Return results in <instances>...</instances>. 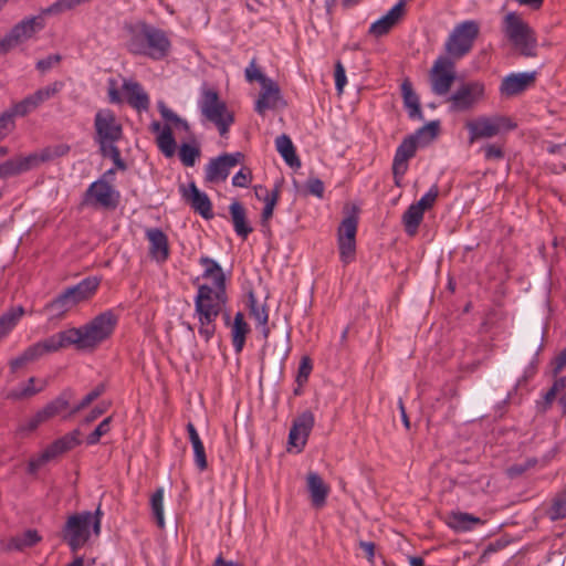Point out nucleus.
Here are the masks:
<instances>
[{"label":"nucleus","mask_w":566,"mask_h":566,"mask_svg":"<svg viewBox=\"0 0 566 566\" xmlns=\"http://www.w3.org/2000/svg\"><path fill=\"white\" fill-rule=\"evenodd\" d=\"M117 324L118 315L108 310L99 313L80 327H71L55 333V335L61 343V349L75 346L78 350L93 352L111 338Z\"/></svg>","instance_id":"nucleus-1"},{"label":"nucleus","mask_w":566,"mask_h":566,"mask_svg":"<svg viewBox=\"0 0 566 566\" xmlns=\"http://www.w3.org/2000/svg\"><path fill=\"white\" fill-rule=\"evenodd\" d=\"M122 138L123 126L115 113L109 108L97 111L94 117V142L98 145L99 154L111 158L117 169L126 170L127 165L116 145Z\"/></svg>","instance_id":"nucleus-2"},{"label":"nucleus","mask_w":566,"mask_h":566,"mask_svg":"<svg viewBox=\"0 0 566 566\" xmlns=\"http://www.w3.org/2000/svg\"><path fill=\"white\" fill-rule=\"evenodd\" d=\"M128 33L126 46L132 54L144 55L156 61L168 56L171 42L166 31L146 22H138L128 28Z\"/></svg>","instance_id":"nucleus-3"},{"label":"nucleus","mask_w":566,"mask_h":566,"mask_svg":"<svg viewBox=\"0 0 566 566\" xmlns=\"http://www.w3.org/2000/svg\"><path fill=\"white\" fill-rule=\"evenodd\" d=\"M227 302L226 295L214 293L213 287L200 285L195 300V311L200 327L199 334L208 342L216 332V319Z\"/></svg>","instance_id":"nucleus-4"},{"label":"nucleus","mask_w":566,"mask_h":566,"mask_svg":"<svg viewBox=\"0 0 566 566\" xmlns=\"http://www.w3.org/2000/svg\"><path fill=\"white\" fill-rule=\"evenodd\" d=\"M503 32L523 56L534 57L537 55L536 33L516 12H509L504 17Z\"/></svg>","instance_id":"nucleus-5"},{"label":"nucleus","mask_w":566,"mask_h":566,"mask_svg":"<svg viewBox=\"0 0 566 566\" xmlns=\"http://www.w3.org/2000/svg\"><path fill=\"white\" fill-rule=\"evenodd\" d=\"M440 124L438 120H432L424 126L420 127L413 135H409L397 147L392 161V175L395 184L400 186V179L408 170V161L415 157L418 146V139L424 134H429L430 138H434L439 133Z\"/></svg>","instance_id":"nucleus-6"},{"label":"nucleus","mask_w":566,"mask_h":566,"mask_svg":"<svg viewBox=\"0 0 566 566\" xmlns=\"http://www.w3.org/2000/svg\"><path fill=\"white\" fill-rule=\"evenodd\" d=\"M480 34V24L474 20L463 21L454 27L449 34L444 49L453 59H461L473 48Z\"/></svg>","instance_id":"nucleus-7"},{"label":"nucleus","mask_w":566,"mask_h":566,"mask_svg":"<svg viewBox=\"0 0 566 566\" xmlns=\"http://www.w3.org/2000/svg\"><path fill=\"white\" fill-rule=\"evenodd\" d=\"M199 106L201 114L218 127L221 136H224L234 118L227 111V105L220 99L218 92L211 88L203 90Z\"/></svg>","instance_id":"nucleus-8"},{"label":"nucleus","mask_w":566,"mask_h":566,"mask_svg":"<svg viewBox=\"0 0 566 566\" xmlns=\"http://www.w3.org/2000/svg\"><path fill=\"white\" fill-rule=\"evenodd\" d=\"M469 130V142L474 143L482 138H492L502 132H509L516 127V124L511 118L501 115L494 116H480L465 124Z\"/></svg>","instance_id":"nucleus-9"},{"label":"nucleus","mask_w":566,"mask_h":566,"mask_svg":"<svg viewBox=\"0 0 566 566\" xmlns=\"http://www.w3.org/2000/svg\"><path fill=\"white\" fill-rule=\"evenodd\" d=\"M91 512L84 511L70 515L61 531L62 539L70 546L72 552L83 547L91 537L90 524Z\"/></svg>","instance_id":"nucleus-10"},{"label":"nucleus","mask_w":566,"mask_h":566,"mask_svg":"<svg viewBox=\"0 0 566 566\" xmlns=\"http://www.w3.org/2000/svg\"><path fill=\"white\" fill-rule=\"evenodd\" d=\"M485 95V86L480 81H469L462 83L451 95L447 103L449 109L453 113L469 112L479 104Z\"/></svg>","instance_id":"nucleus-11"},{"label":"nucleus","mask_w":566,"mask_h":566,"mask_svg":"<svg viewBox=\"0 0 566 566\" xmlns=\"http://www.w3.org/2000/svg\"><path fill=\"white\" fill-rule=\"evenodd\" d=\"M358 209L352 208V212L340 222L337 231L339 256L344 264L350 263L356 253V233L358 226Z\"/></svg>","instance_id":"nucleus-12"},{"label":"nucleus","mask_w":566,"mask_h":566,"mask_svg":"<svg viewBox=\"0 0 566 566\" xmlns=\"http://www.w3.org/2000/svg\"><path fill=\"white\" fill-rule=\"evenodd\" d=\"M81 431L75 429L53 441L45 450L29 461L28 472L33 474L49 461L74 449L81 443Z\"/></svg>","instance_id":"nucleus-13"},{"label":"nucleus","mask_w":566,"mask_h":566,"mask_svg":"<svg viewBox=\"0 0 566 566\" xmlns=\"http://www.w3.org/2000/svg\"><path fill=\"white\" fill-rule=\"evenodd\" d=\"M43 29L40 17L25 18L17 23L10 32L0 40V55L7 54L13 48L32 38L36 31Z\"/></svg>","instance_id":"nucleus-14"},{"label":"nucleus","mask_w":566,"mask_h":566,"mask_svg":"<svg viewBox=\"0 0 566 566\" xmlns=\"http://www.w3.org/2000/svg\"><path fill=\"white\" fill-rule=\"evenodd\" d=\"M61 350V343L55 334L48 338L32 344L21 355L10 360L9 366L12 373H17L30 363L36 361L42 356Z\"/></svg>","instance_id":"nucleus-15"},{"label":"nucleus","mask_w":566,"mask_h":566,"mask_svg":"<svg viewBox=\"0 0 566 566\" xmlns=\"http://www.w3.org/2000/svg\"><path fill=\"white\" fill-rule=\"evenodd\" d=\"M455 80L454 62L446 56L438 57L430 71L431 91L439 96L450 92Z\"/></svg>","instance_id":"nucleus-16"},{"label":"nucleus","mask_w":566,"mask_h":566,"mask_svg":"<svg viewBox=\"0 0 566 566\" xmlns=\"http://www.w3.org/2000/svg\"><path fill=\"white\" fill-rule=\"evenodd\" d=\"M244 158L240 151L224 153L216 158H211L205 168V181L208 184H218L226 181L233 167L239 165Z\"/></svg>","instance_id":"nucleus-17"},{"label":"nucleus","mask_w":566,"mask_h":566,"mask_svg":"<svg viewBox=\"0 0 566 566\" xmlns=\"http://www.w3.org/2000/svg\"><path fill=\"white\" fill-rule=\"evenodd\" d=\"M314 415L306 410L297 416L289 433V443L301 451L306 444L307 438L314 426Z\"/></svg>","instance_id":"nucleus-18"},{"label":"nucleus","mask_w":566,"mask_h":566,"mask_svg":"<svg viewBox=\"0 0 566 566\" xmlns=\"http://www.w3.org/2000/svg\"><path fill=\"white\" fill-rule=\"evenodd\" d=\"M86 197L93 198L95 205L106 209H114L118 205L119 195L106 180L99 179L88 187Z\"/></svg>","instance_id":"nucleus-19"},{"label":"nucleus","mask_w":566,"mask_h":566,"mask_svg":"<svg viewBox=\"0 0 566 566\" xmlns=\"http://www.w3.org/2000/svg\"><path fill=\"white\" fill-rule=\"evenodd\" d=\"M182 198L190 205L195 212L209 220L213 217L212 205L207 193L201 192L195 182H190L188 188L181 186Z\"/></svg>","instance_id":"nucleus-20"},{"label":"nucleus","mask_w":566,"mask_h":566,"mask_svg":"<svg viewBox=\"0 0 566 566\" xmlns=\"http://www.w3.org/2000/svg\"><path fill=\"white\" fill-rule=\"evenodd\" d=\"M406 0H399L384 17L375 21L370 28L369 33L376 38L387 34L402 18L405 13Z\"/></svg>","instance_id":"nucleus-21"},{"label":"nucleus","mask_w":566,"mask_h":566,"mask_svg":"<svg viewBox=\"0 0 566 566\" xmlns=\"http://www.w3.org/2000/svg\"><path fill=\"white\" fill-rule=\"evenodd\" d=\"M535 82V72L513 73L503 78L500 92L504 96H515Z\"/></svg>","instance_id":"nucleus-22"},{"label":"nucleus","mask_w":566,"mask_h":566,"mask_svg":"<svg viewBox=\"0 0 566 566\" xmlns=\"http://www.w3.org/2000/svg\"><path fill=\"white\" fill-rule=\"evenodd\" d=\"M146 238L149 241V254L158 262H165L169 256L168 238L158 228L146 230Z\"/></svg>","instance_id":"nucleus-23"},{"label":"nucleus","mask_w":566,"mask_h":566,"mask_svg":"<svg viewBox=\"0 0 566 566\" xmlns=\"http://www.w3.org/2000/svg\"><path fill=\"white\" fill-rule=\"evenodd\" d=\"M101 280L97 276H88L76 285L65 289L74 305L88 301L97 291Z\"/></svg>","instance_id":"nucleus-24"},{"label":"nucleus","mask_w":566,"mask_h":566,"mask_svg":"<svg viewBox=\"0 0 566 566\" xmlns=\"http://www.w3.org/2000/svg\"><path fill=\"white\" fill-rule=\"evenodd\" d=\"M306 484L312 505L316 509L324 506L329 493V486L323 481L318 473L312 471L307 473Z\"/></svg>","instance_id":"nucleus-25"},{"label":"nucleus","mask_w":566,"mask_h":566,"mask_svg":"<svg viewBox=\"0 0 566 566\" xmlns=\"http://www.w3.org/2000/svg\"><path fill=\"white\" fill-rule=\"evenodd\" d=\"M261 86L262 91L255 103V111L263 115L266 109L276 107L281 98V92L279 85L272 80Z\"/></svg>","instance_id":"nucleus-26"},{"label":"nucleus","mask_w":566,"mask_h":566,"mask_svg":"<svg viewBox=\"0 0 566 566\" xmlns=\"http://www.w3.org/2000/svg\"><path fill=\"white\" fill-rule=\"evenodd\" d=\"M34 157L17 156L0 164V178L6 179L9 177L18 176L33 169Z\"/></svg>","instance_id":"nucleus-27"},{"label":"nucleus","mask_w":566,"mask_h":566,"mask_svg":"<svg viewBox=\"0 0 566 566\" xmlns=\"http://www.w3.org/2000/svg\"><path fill=\"white\" fill-rule=\"evenodd\" d=\"M123 90L127 95V103L137 111L149 108V96L138 82L124 81Z\"/></svg>","instance_id":"nucleus-28"},{"label":"nucleus","mask_w":566,"mask_h":566,"mask_svg":"<svg viewBox=\"0 0 566 566\" xmlns=\"http://www.w3.org/2000/svg\"><path fill=\"white\" fill-rule=\"evenodd\" d=\"M200 263L205 266L203 276L212 280L214 293L226 295V276L219 263L208 256L201 258Z\"/></svg>","instance_id":"nucleus-29"},{"label":"nucleus","mask_w":566,"mask_h":566,"mask_svg":"<svg viewBox=\"0 0 566 566\" xmlns=\"http://www.w3.org/2000/svg\"><path fill=\"white\" fill-rule=\"evenodd\" d=\"M401 94L403 98V105L408 111V115L411 119H423L420 102L418 95L412 88V84L406 80L401 84Z\"/></svg>","instance_id":"nucleus-30"},{"label":"nucleus","mask_w":566,"mask_h":566,"mask_svg":"<svg viewBox=\"0 0 566 566\" xmlns=\"http://www.w3.org/2000/svg\"><path fill=\"white\" fill-rule=\"evenodd\" d=\"M229 210L235 233L242 239H247L253 229L247 221L245 209L240 202L234 201L230 205Z\"/></svg>","instance_id":"nucleus-31"},{"label":"nucleus","mask_w":566,"mask_h":566,"mask_svg":"<svg viewBox=\"0 0 566 566\" xmlns=\"http://www.w3.org/2000/svg\"><path fill=\"white\" fill-rule=\"evenodd\" d=\"M70 146L66 144H57L48 146L38 153L30 154V157H34L33 167H38L40 164L55 160L70 153Z\"/></svg>","instance_id":"nucleus-32"},{"label":"nucleus","mask_w":566,"mask_h":566,"mask_svg":"<svg viewBox=\"0 0 566 566\" xmlns=\"http://www.w3.org/2000/svg\"><path fill=\"white\" fill-rule=\"evenodd\" d=\"M447 524L457 532H467L471 531L474 524H483V521L469 513L453 512L448 516Z\"/></svg>","instance_id":"nucleus-33"},{"label":"nucleus","mask_w":566,"mask_h":566,"mask_svg":"<svg viewBox=\"0 0 566 566\" xmlns=\"http://www.w3.org/2000/svg\"><path fill=\"white\" fill-rule=\"evenodd\" d=\"M276 150L283 157L285 163L292 168L301 167V160L295 153V147L291 138L283 134L275 139Z\"/></svg>","instance_id":"nucleus-34"},{"label":"nucleus","mask_w":566,"mask_h":566,"mask_svg":"<svg viewBox=\"0 0 566 566\" xmlns=\"http://www.w3.org/2000/svg\"><path fill=\"white\" fill-rule=\"evenodd\" d=\"M187 431L189 434V440L193 448L196 465L200 471H205L208 468V462H207L203 443H202L193 423L188 422Z\"/></svg>","instance_id":"nucleus-35"},{"label":"nucleus","mask_w":566,"mask_h":566,"mask_svg":"<svg viewBox=\"0 0 566 566\" xmlns=\"http://www.w3.org/2000/svg\"><path fill=\"white\" fill-rule=\"evenodd\" d=\"M248 303L250 308V316L255 319L259 325L263 326V336H269L270 329L266 327L269 314L264 304H259L253 292L249 293Z\"/></svg>","instance_id":"nucleus-36"},{"label":"nucleus","mask_w":566,"mask_h":566,"mask_svg":"<svg viewBox=\"0 0 566 566\" xmlns=\"http://www.w3.org/2000/svg\"><path fill=\"white\" fill-rule=\"evenodd\" d=\"M74 306V302H72L71 297L64 290L44 306V311L54 317H60Z\"/></svg>","instance_id":"nucleus-37"},{"label":"nucleus","mask_w":566,"mask_h":566,"mask_svg":"<svg viewBox=\"0 0 566 566\" xmlns=\"http://www.w3.org/2000/svg\"><path fill=\"white\" fill-rule=\"evenodd\" d=\"M249 332V325L244 321V315L238 312L234 316L232 326V344L237 353H240L245 343V336Z\"/></svg>","instance_id":"nucleus-38"},{"label":"nucleus","mask_w":566,"mask_h":566,"mask_svg":"<svg viewBox=\"0 0 566 566\" xmlns=\"http://www.w3.org/2000/svg\"><path fill=\"white\" fill-rule=\"evenodd\" d=\"M424 211L417 207L415 203L409 206L402 216V223L407 234L415 235L423 219Z\"/></svg>","instance_id":"nucleus-39"},{"label":"nucleus","mask_w":566,"mask_h":566,"mask_svg":"<svg viewBox=\"0 0 566 566\" xmlns=\"http://www.w3.org/2000/svg\"><path fill=\"white\" fill-rule=\"evenodd\" d=\"M72 398V391L65 390L63 391L59 397H56L54 400L49 402L45 407L41 409V412L43 413L44 418L46 420L53 418L54 416L61 413L63 410H65L70 405V399Z\"/></svg>","instance_id":"nucleus-40"},{"label":"nucleus","mask_w":566,"mask_h":566,"mask_svg":"<svg viewBox=\"0 0 566 566\" xmlns=\"http://www.w3.org/2000/svg\"><path fill=\"white\" fill-rule=\"evenodd\" d=\"M156 143L159 150L167 158H171L175 155L177 144L174 138L171 127L169 125H165L163 127L161 132L157 135Z\"/></svg>","instance_id":"nucleus-41"},{"label":"nucleus","mask_w":566,"mask_h":566,"mask_svg":"<svg viewBox=\"0 0 566 566\" xmlns=\"http://www.w3.org/2000/svg\"><path fill=\"white\" fill-rule=\"evenodd\" d=\"M41 541V536L35 530H28L24 533L12 537L8 547L10 549L23 551L31 547Z\"/></svg>","instance_id":"nucleus-42"},{"label":"nucleus","mask_w":566,"mask_h":566,"mask_svg":"<svg viewBox=\"0 0 566 566\" xmlns=\"http://www.w3.org/2000/svg\"><path fill=\"white\" fill-rule=\"evenodd\" d=\"M259 189L264 190L263 187H260ZM265 192H266L265 197L263 198L265 206H264L262 214H261V224L263 227L268 226L269 220L273 216L274 207L276 206L279 198H280V186L275 185V187L273 188V190L271 192H269L265 189Z\"/></svg>","instance_id":"nucleus-43"},{"label":"nucleus","mask_w":566,"mask_h":566,"mask_svg":"<svg viewBox=\"0 0 566 566\" xmlns=\"http://www.w3.org/2000/svg\"><path fill=\"white\" fill-rule=\"evenodd\" d=\"M24 314L22 306L9 310L0 317V338L9 334Z\"/></svg>","instance_id":"nucleus-44"},{"label":"nucleus","mask_w":566,"mask_h":566,"mask_svg":"<svg viewBox=\"0 0 566 566\" xmlns=\"http://www.w3.org/2000/svg\"><path fill=\"white\" fill-rule=\"evenodd\" d=\"M150 509L156 524L159 528L165 527L164 517V489L158 488L150 497Z\"/></svg>","instance_id":"nucleus-45"},{"label":"nucleus","mask_w":566,"mask_h":566,"mask_svg":"<svg viewBox=\"0 0 566 566\" xmlns=\"http://www.w3.org/2000/svg\"><path fill=\"white\" fill-rule=\"evenodd\" d=\"M35 381H36V379L34 377H30L28 379V382L24 386L12 390L10 392L9 397L12 399L22 400V399L30 398V397L41 392L45 388L46 381L45 380L42 381V385L38 388L34 387Z\"/></svg>","instance_id":"nucleus-46"},{"label":"nucleus","mask_w":566,"mask_h":566,"mask_svg":"<svg viewBox=\"0 0 566 566\" xmlns=\"http://www.w3.org/2000/svg\"><path fill=\"white\" fill-rule=\"evenodd\" d=\"M63 87H64L63 82L55 81L45 87L39 88L31 95L33 96V99L35 101V103L39 107L45 101L54 97Z\"/></svg>","instance_id":"nucleus-47"},{"label":"nucleus","mask_w":566,"mask_h":566,"mask_svg":"<svg viewBox=\"0 0 566 566\" xmlns=\"http://www.w3.org/2000/svg\"><path fill=\"white\" fill-rule=\"evenodd\" d=\"M200 148L196 145L182 144L179 148V159L186 167H192L200 157Z\"/></svg>","instance_id":"nucleus-48"},{"label":"nucleus","mask_w":566,"mask_h":566,"mask_svg":"<svg viewBox=\"0 0 566 566\" xmlns=\"http://www.w3.org/2000/svg\"><path fill=\"white\" fill-rule=\"evenodd\" d=\"M38 108V105L35 101L33 99L32 95H28L19 103L14 104L13 108L9 111L10 113H13L14 116H25L29 113L33 112Z\"/></svg>","instance_id":"nucleus-49"},{"label":"nucleus","mask_w":566,"mask_h":566,"mask_svg":"<svg viewBox=\"0 0 566 566\" xmlns=\"http://www.w3.org/2000/svg\"><path fill=\"white\" fill-rule=\"evenodd\" d=\"M112 417L105 418L92 433H90L86 438V443L88 446H94L99 442L101 438L105 436L111 429Z\"/></svg>","instance_id":"nucleus-50"},{"label":"nucleus","mask_w":566,"mask_h":566,"mask_svg":"<svg viewBox=\"0 0 566 566\" xmlns=\"http://www.w3.org/2000/svg\"><path fill=\"white\" fill-rule=\"evenodd\" d=\"M537 463L536 458H530L523 463H515L506 469V474L511 479H515L524 474L527 470L534 468Z\"/></svg>","instance_id":"nucleus-51"},{"label":"nucleus","mask_w":566,"mask_h":566,"mask_svg":"<svg viewBox=\"0 0 566 566\" xmlns=\"http://www.w3.org/2000/svg\"><path fill=\"white\" fill-rule=\"evenodd\" d=\"M14 127L13 113L4 112L0 114V142L10 135Z\"/></svg>","instance_id":"nucleus-52"},{"label":"nucleus","mask_w":566,"mask_h":566,"mask_svg":"<svg viewBox=\"0 0 566 566\" xmlns=\"http://www.w3.org/2000/svg\"><path fill=\"white\" fill-rule=\"evenodd\" d=\"M439 196V188L437 185L432 186L430 190L421 197L419 201L415 205L419 207L421 210L426 211L433 207L437 198Z\"/></svg>","instance_id":"nucleus-53"},{"label":"nucleus","mask_w":566,"mask_h":566,"mask_svg":"<svg viewBox=\"0 0 566 566\" xmlns=\"http://www.w3.org/2000/svg\"><path fill=\"white\" fill-rule=\"evenodd\" d=\"M245 77L249 82L258 81L261 85L271 81V78L266 77L255 65V60L253 59L250 65L245 69Z\"/></svg>","instance_id":"nucleus-54"},{"label":"nucleus","mask_w":566,"mask_h":566,"mask_svg":"<svg viewBox=\"0 0 566 566\" xmlns=\"http://www.w3.org/2000/svg\"><path fill=\"white\" fill-rule=\"evenodd\" d=\"M252 181V172L250 168H241L232 178V185L234 187L247 188Z\"/></svg>","instance_id":"nucleus-55"},{"label":"nucleus","mask_w":566,"mask_h":566,"mask_svg":"<svg viewBox=\"0 0 566 566\" xmlns=\"http://www.w3.org/2000/svg\"><path fill=\"white\" fill-rule=\"evenodd\" d=\"M46 419L44 418L41 410H39L32 418H30L25 423H22L19 427L20 432H32L34 431L41 423L45 422Z\"/></svg>","instance_id":"nucleus-56"},{"label":"nucleus","mask_w":566,"mask_h":566,"mask_svg":"<svg viewBox=\"0 0 566 566\" xmlns=\"http://www.w3.org/2000/svg\"><path fill=\"white\" fill-rule=\"evenodd\" d=\"M482 150L484 151L486 160H500L504 158V151L501 145L488 144L482 147Z\"/></svg>","instance_id":"nucleus-57"},{"label":"nucleus","mask_w":566,"mask_h":566,"mask_svg":"<svg viewBox=\"0 0 566 566\" xmlns=\"http://www.w3.org/2000/svg\"><path fill=\"white\" fill-rule=\"evenodd\" d=\"M62 60V56L60 54H51L42 60H39L36 62V69L44 73L57 65Z\"/></svg>","instance_id":"nucleus-58"},{"label":"nucleus","mask_w":566,"mask_h":566,"mask_svg":"<svg viewBox=\"0 0 566 566\" xmlns=\"http://www.w3.org/2000/svg\"><path fill=\"white\" fill-rule=\"evenodd\" d=\"M335 85L338 93H343L344 86L347 83L345 67L340 61H337L335 64Z\"/></svg>","instance_id":"nucleus-59"},{"label":"nucleus","mask_w":566,"mask_h":566,"mask_svg":"<svg viewBox=\"0 0 566 566\" xmlns=\"http://www.w3.org/2000/svg\"><path fill=\"white\" fill-rule=\"evenodd\" d=\"M106 386L104 384L97 385L92 391H90L80 402V408H86L102 394H104Z\"/></svg>","instance_id":"nucleus-60"},{"label":"nucleus","mask_w":566,"mask_h":566,"mask_svg":"<svg viewBox=\"0 0 566 566\" xmlns=\"http://www.w3.org/2000/svg\"><path fill=\"white\" fill-rule=\"evenodd\" d=\"M306 188L310 193L322 198L324 193V184L318 178H311L307 180Z\"/></svg>","instance_id":"nucleus-61"},{"label":"nucleus","mask_w":566,"mask_h":566,"mask_svg":"<svg viewBox=\"0 0 566 566\" xmlns=\"http://www.w3.org/2000/svg\"><path fill=\"white\" fill-rule=\"evenodd\" d=\"M311 370H312L311 360H310V358L304 357L298 367V375H297L298 384H302L303 381L307 380Z\"/></svg>","instance_id":"nucleus-62"},{"label":"nucleus","mask_w":566,"mask_h":566,"mask_svg":"<svg viewBox=\"0 0 566 566\" xmlns=\"http://www.w3.org/2000/svg\"><path fill=\"white\" fill-rule=\"evenodd\" d=\"M553 375L557 376L566 367V347L552 361Z\"/></svg>","instance_id":"nucleus-63"},{"label":"nucleus","mask_w":566,"mask_h":566,"mask_svg":"<svg viewBox=\"0 0 566 566\" xmlns=\"http://www.w3.org/2000/svg\"><path fill=\"white\" fill-rule=\"evenodd\" d=\"M158 111L165 120L171 122L172 124L180 122V117L168 108L164 102L158 103Z\"/></svg>","instance_id":"nucleus-64"}]
</instances>
